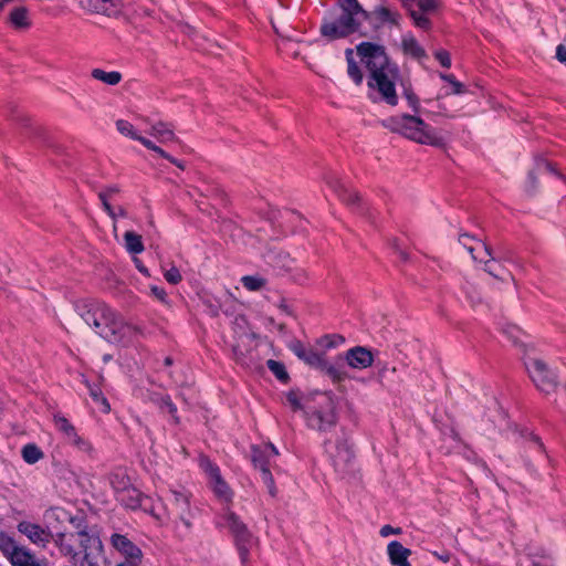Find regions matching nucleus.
Segmentation results:
<instances>
[{
    "label": "nucleus",
    "mask_w": 566,
    "mask_h": 566,
    "mask_svg": "<svg viewBox=\"0 0 566 566\" xmlns=\"http://www.w3.org/2000/svg\"><path fill=\"white\" fill-rule=\"evenodd\" d=\"M356 52L369 72L368 87L376 90L381 101L390 106L398 104L396 82L400 78V70L391 62L384 45L373 42H360Z\"/></svg>",
    "instance_id": "f257e3e1"
},
{
    "label": "nucleus",
    "mask_w": 566,
    "mask_h": 566,
    "mask_svg": "<svg viewBox=\"0 0 566 566\" xmlns=\"http://www.w3.org/2000/svg\"><path fill=\"white\" fill-rule=\"evenodd\" d=\"M74 307L85 324L108 343L127 346L137 337V329L101 301L81 300Z\"/></svg>",
    "instance_id": "f03ea898"
},
{
    "label": "nucleus",
    "mask_w": 566,
    "mask_h": 566,
    "mask_svg": "<svg viewBox=\"0 0 566 566\" xmlns=\"http://www.w3.org/2000/svg\"><path fill=\"white\" fill-rule=\"evenodd\" d=\"M381 125L391 133L399 134L419 144L441 147L444 145L442 137L438 136L420 116L402 114L389 116L381 120Z\"/></svg>",
    "instance_id": "7ed1b4c3"
},
{
    "label": "nucleus",
    "mask_w": 566,
    "mask_h": 566,
    "mask_svg": "<svg viewBox=\"0 0 566 566\" xmlns=\"http://www.w3.org/2000/svg\"><path fill=\"white\" fill-rule=\"evenodd\" d=\"M360 12L342 9V14L336 21L325 20L321 25V34L329 41L345 39L359 32L361 27Z\"/></svg>",
    "instance_id": "20e7f679"
},
{
    "label": "nucleus",
    "mask_w": 566,
    "mask_h": 566,
    "mask_svg": "<svg viewBox=\"0 0 566 566\" xmlns=\"http://www.w3.org/2000/svg\"><path fill=\"white\" fill-rule=\"evenodd\" d=\"M301 360L329 377L333 382H340L347 377L342 356H337L334 363H329L324 353L319 354L313 348H308Z\"/></svg>",
    "instance_id": "39448f33"
},
{
    "label": "nucleus",
    "mask_w": 566,
    "mask_h": 566,
    "mask_svg": "<svg viewBox=\"0 0 566 566\" xmlns=\"http://www.w3.org/2000/svg\"><path fill=\"white\" fill-rule=\"evenodd\" d=\"M336 453L332 454L335 471L342 476L352 475L355 472V454L349 434L342 430V434L337 438Z\"/></svg>",
    "instance_id": "423d86ee"
},
{
    "label": "nucleus",
    "mask_w": 566,
    "mask_h": 566,
    "mask_svg": "<svg viewBox=\"0 0 566 566\" xmlns=\"http://www.w3.org/2000/svg\"><path fill=\"white\" fill-rule=\"evenodd\" d=\"M525 366L533 382L541 391L549 394L555 390L556 376L544 360L530 358L525 361Z\"/></svg>",
    "instance_id": "0eeeda50"
},
{
    "label": "nucleus",
    "mask_w": 566,
    "mask_h": 566,
    "mask_svg": "<svg viewBox=\"0 0 566 566\" xmlns=\"http://www.w3.org/2000/svg\"><path fill=\"white\" fill-rule=\"evenodd\" d=\"M199 467L208 475L209 484L214 495L219 500L230 502L233 493L228 483L223 480L219 467L207 455L200 457Z\"/></svg>",
    "instance_id": "6e6552de"
},
{
    "label": "nucleus",
    "mask_w": 566,
    "mask_h": 566,
    "mask_svg": "<svg viewBox=\"0 0 566 566\" xmlns=\"http://www.w3.org/2000/svg\"><path fill=\"white\" fill-rule=\"evenodd\" d=\"M53 422L59 432L62 433L64 441L76 449L78 452L92 454L93 447L91 442L78 434L75 427L63 415L56 413L53 417Z\"/></svg>",
    "instance_id": "1a4fd4ad"
},
{
    "label": "nucleus",
    "mask_w": 566,
    "mask_h": 566,
    "mask_svg": "<svg viewBox=\"0 0 566 566\" xmlns=\"http://www.w3.org/2000/svg\"><path fill=\"white\" fill-rule=\"evenodd\" d=\"M226 522L234 537L240 558L242 562H245L249 557L252 534L234 512H228L226 514Z\"/></svg>",
    "instance_id": "9d476101"
},
{
    "label": "nucleus",
    "mask_w": 566,
    "mask_h": 566,
    "mask_svg": "<svg viewBox=\"0 0 566 566\" xmlns=\"http://www.w3.org/2000/svg\"><path fill=\"white\" fill-rule=\"evenodd\" d=\"M327 400V410H314L306 413V422L311 429L319 432H327L337 423V415L335 412L334 395L329 392L323 394Z\"/></svg>",
    "instance_id": "9b49d317"
},
{
    "label": "nucleus",
    "mask_w": 566,
    "mask_h": 566,
    "mask_svg": "<svg viewBox=\"0 0 566 566\" xmlns=\"http://www.w3.org/2000/svg\"><path fill=\"white\" fill-rule=\"evenodd\" d=\"M270 460L271 458L261 446H251V461L254 468L260 470L262 481L266 485L269 494L274 497L277 490L270 471Z\"/></svg>",
    "instance_id": "f8f14e48"
},
{
    "label": "nucleus",
    "mask_w": 566,
    "mask_h": 566,
    "mask_svg": "<svg viewBox=\"0 0 566 566\" xmlns=\"http://www.w3.org/2000/svg\"><path fill=\"white\" fill-rule=\"evenodd\" d=\"M326 182L337 193L338 198L343 202L355 208L359 213L366 216L367 218H371L369 209L363 205L361 197L358 192L347 189L334 175L327 176Z\"/></svg>",
    "instance_id": "ddd939ff"
},
{
    "label": "nucleus",
    "mask_w": 566,
    "mask_h": 566,
    "mask_svg": "<svg viewBox=\"0 0 566 566\" xmlns=\"http://www.w3.org/2000/svg\"><path fill=\"white\" fill-rule=\"evenodd\" d=\"M112 546L125 557L124 563H139L142 552L139 547L126 535L114 533L111 536Z\"/></svg>",
    "instance_id": "4468645a"
},
{
    "label": "nucleus",
    "mask_w": 566,
    "mask_h": 566,
    "mask_svg": "<svg viewBox=\"0 0 566 566\" xmlns=\"http://www.w3.org/2000/svg\"><path fill=\"white\" fill-rule=\"evenodd\" d=\"M263 260L269 266L279 272L292 269V265L295 263V259L277 247H268L263 253Z\"/></svg>",
    "instance_id": "2eb2a0df"
},
{
    "label": "nucleus",
    "mask_w": 566,
    "mask_h": 566,
    "mask_svg": "<svg viewBox=\"0 0 566 566\" xmlns=\"http://www.w3.org/2000/svg\"><path fill=\"white\" fill-rule=\"evenodd\" d=\"M344 360L348 366L357 369H365L375 363L371 350L364 346H355L348 349L343 358Z\"/></svg>",
    "instance_id": "dca6fc26"
},
{
    "label": "nucleus",
    "mask_w": 566,
    "mask_h": 566,
    "mask_svg": "<svg viewBox=\"0 0 566 566\" xmlns=\"http://www.w3.org/2000/svg\"><path fill=\"white\" fill-rule=\"evenodd\" d=\"M80 6L90 12L116 15L122 9V0H78Z\"/></svg>",
    "instance_id": "f3484780"
},
{
    "label": "nucleus",
    "mask_w": 566,
    "mask_h": 566,
    "mask_svg": "<svg viewBox=\"0 0 566 566\" xmlns=\"http://www.w3.org/2000/svg\"><path fill=\"white\" fill-rule=\"evenodd\" d=\"M18 531L38 546L45 547L50 543L51 533L38 524L25 521L20 522Z\"/></svg>",
    "instance_id": "a211bd4d"
},
{
    "label": "nucleus",
    "mask_w": 566,
    "mask_h": 566,
    "mask_svg": "<svg viewBox=\"0 0 566 566\" xmlns=\"http://www.w3.org/2000/svg\"><path fill=\"white\" fill-rule=\"evenodd\" d=\"M375 367L377 368L375 378L382 387L391 389L402 382L401 377L397 375L396 367H389L387 363L381 360H377Z\"/></svg>",
    "instance_id": "6ab92c4d"
},
{
    "label": "nucleus",
    "mask_w": 566,
    "mask_h": 566,
    "mask_svg": "<svg viewBox=\"0 0 566 566\" xmlns=\"http://www.w3.org/2000/svg\"><path fill=\"white\" fill-rule=\"evenodd\" d=\"M122 244L132 256L137 270L142 271V262L138 258L139 253H142V237L136 234L134 231L127 230L124 233Z\"/></svg>",
    "instance_id": "aec40b11"
},
{
    "label": "nucleus",
    "mask_w": 566,
    "mask_h": 566,
    "mask_svg": "<svg viewBox=\"0 0 566 566\" xmlns=\"http://www.w3.org/2000/svg\"><path fill=\"white\" fill-rule=\"evenodd\" d=\"M232 355L235 363L247 369L253 370L259 367L255 350L245 348L240 343L232 346Z\"/></svg>",
    "instance_id": "412c9836"
},
{
    "label": "nucleus",
    "mask_w": 566,
    "mask_h": 566,
    "mask_svg": "<svg viewBox=\"0 0 566 566\" xmlns=\"http://www.w3.org/2000/svg\"><path fill=\"white\" fill-rule=\"evenodd\" d=\"M389 560L394 566H411L408 562V557L411 555V551L402 546L398 541H392L387 546Z\"/></svg>",
    "instance_id": "4be33fe9"
},
{
    "label": "nucleus",
    "mask_w": 566,
    "mask_h": 566,
    "mask_svg": "<svg viewBox=\"0 0 566 566\" xmlns=\"http://www.w3.org/2000/svg\"><path fill=\"white\" fill-rule=\"evenodd\" d=\"M371 20L369 21L375 29H379L384 23H390L392 25L399 24L400 14L389 10L387 7L380 6L371 11Z\"/></svg>",
    "instance_id": "5701e85b"
},
{
    "label": "nucleus",
    "mask_w": 566,
    "mask_h": 566,
    "mask_svg": "<svg viewBox=\"0 0 566 566\" xmlns=\"http://www.w3.org/2000/svg\"><path fill=\"white\" fill-rule=\"evenodd\" d=\"M8 559L12 566H41L35 555L23 546H19Z\"/></svg>",
    "instance_id": "b1692460"
},
{
    "label": "nucleus",
    "mask_w": 566,
    "mask_h": 566,
    "mask_svg": "<svg viewBox=\"0 0 566 566\" xmlns=\"http://www.w3.org/2000/svg\"><path fill=\"white\" fill-rule=\"evenodd\" d=\"M402 52L406 55L411 56L416 60H422L427 57L426 50L419 44L412 34H406L401 40Z\"/></svg>",
    "instance_id": "393cba45"
},
{
    "label": "nucleus",
    "mask_w": 566,
    "mask_h": 566,
    "mask_svg": "<svg viewBox=\"0 0 566 566\" xmlns=\"http://www.w3.org/2000/svg\"><path fill=\"white\" fill-rule=\"evenodd\" d=\"M144 132L148 133L153 136L158 143L165 144L167 142H171L175 138L174 132L167 127L166 124L159 122L157 124H153L150 129L144 127Z\"/></svg>",
    "instance_id": "a878e982"
},
{
    "label": "nucleus",
    "mask_w": 566,
    "mask_h": 566,
    "mask_svg": "<svg viewBox=\"0 0 566 566\" xmlns=\"http://www.w3.org/2000/svg\"><path fill=\"white\" fill-rule=\"evenodd\" d=\"M174 503L176 505L177 515L180 521L187 526L190 527L191 523L189 518L186 517L185 513L189 511V497L182 492L175 491L172 493Z\"/></svg>",
    "instance_id": "bb28decb"
},
{
    "label": "nucleus",
    "mask_w": 566,
    "mask_h": 566,
    "mask_svg": "<svg viewBox=\"0 0 566 566\" xmlns=\"http://www.w3.org/2000/svg\"><path fill=\"white\" fill-rule=\"evenodd\" d=\"M114 191L107 190L99 192L98 197L102 202L103 209L109 214L114 220L116 216H125L126 211L120 206H114L112 202V196Z\"/></svg>",
    "instance_id": "cd10ccee"
},
{
    "label": "nucleus",
    "mask_w": 566,
    "mask_h": 566,
    "mask_svg": "<svg viewBox=\"0 0 566 566\" xmlns=\"http://www.w3.org/2000/svg\"><path fill=\"white\" fill-rule=\"evenodd\" d=\"M400 84H401L402 90H403V92H402L403 96L407 99L409 107L413 112L412 115L419 116V114L424 113V111L422 109V107L420 105L419 97L417 96V94L412 90L411 83L410 82L401 81Z\"/></svg>",
    "instance_id": "c85d7f7f"
},
{
    "label": "nucleus",
    "mask_w": 566,
    "mask_h": 566,
    "mask_svg": "<svg viewBox=\"0 0 566 566\" xmlns=\"http://www.w3.org/2000/svg\"><path fill=\"white\" fill-rule=\"evenodd\" d=\"M9 19L11 24L17 29H29L31 27L29 11L25 7L14 8Z\"/></svg>",
    "instance_id": "c756f323"
},
{
    "label": "nucleus",
    "mask_w": 566,
    "mask_h": 566,
    "mask_svg": "<svg viewBox=\"0 0 566 566\" xmlns=\"http://www.w3.org/2000/svg\"><path fill=\"white\" fill-rule=\"evenodd\" d=\"M76 541L83 549L84 558L87 559L90 556V549L93 547H101V542L96 536L90 535L86 531H80L74 534Z\"/></svg>",
    "instance_id": "7c9ffc66"
},
{
    "label": "nucleus",
    "mask_w": 566,
    "mask_h": 566,
    "mask_svg": "<svg viewBox=\"0 0 566 566\" xmlns=\"http://www.w3.org/2000/svg\"><path fill=\"white\" fill-rule=\"evenodd\" d=\"M74 537V534H72L70 537H66L63 534H59L57 538L55 539V544L60 548L61 554L71 557L73 563L76 562V557L78 556V553L75 551L72 544V538Z\"/></svg>",
    "instance_id": "2f4dec72"
},
{
    "label": "nucleus",
    "mask_w": 566,
    "mask_h": 566,
    "mask_svg": "<svg viewBox=\"0 0 566 566\" xmlns=\"http://www.w3.org/2000/svg\"><path fill=\"white\" fill-rule=\"evenodd\" d=\"M21 455L28 464H34L43 459L44 453L36 444L28 443L22 448Z\"/></svg>",
    "instance_id": "473e14b6"
},
{
    "label": "nucleus",
    "mask_w": 566,
    "mask_h": 566,
    "mask_svg": "<svg viewBox=\"0 0 566 566\" xmlns=\"http://www.w3.org/2000/svg\"><path fill=\"white\" fill-rule=\"evenodd\" d=\"M92 76L95 80L101 81L107 85H116L122 80V74L119 72H117V71L107 72V71H104L101 69H94L92 71Z\"/></svg>",
    "instance_id": "72a5a7b5"
},
{
    "label": "nucleus",
    "mask_w": 566,
    "mask_h": 566,
    "mask_svg": "<svg viewBox=\"0 0 566 566\" xmlns=\"http://www.w3.org/2000/svg\"><path fill=\"white\" fill-rule=\"evenodd\" d=\"M338 6L340 9H349L355 10L356 12H360V17L365 21L371 20L370 11H367L363 8V6L358 2V0H339Z\"/></svg>",
    "instance_id": "f704fd0d"
},
{
    "label": "nucleus",
    "mask_w": 566,
    "mask_h": 566,
    "mask_svg": "<svg viewBox=\"0 0 566 566\" xmlns=\"http://www.w3.org/2000/svg\"><path fill=\"white\" fill-rule=\"evenodd\" d=\"M266 366L280 381L285 384L290 380L289 373L286 371V368L283 363L274 359H269L266 361Z\"/></svg>",
    "instance_id": "c9c22d12"
},
{
    "label": "nucleus",
    "mask_w": 566,
    "mask_h": 566,
    "mask_svg": "<svg viewBox=\"0 0 566 566\" xmlns=\"http://www.w3.org/2000/svg\"><path fill=\"white\" fill-rule=\"evenodd\" d=\"M535 169L537 171H547V172L554 174L557 178H559L560 180L566 182V176L564 174H562L553 163H551L544 158H536Z\"/></svg>",
    "instance_id": "e433bc0d"
},
{
    "label": "nucleus",
    "mask_w": 566,
    "mask_h": 566,
    "mask_svg": "<svg viewBox=\"0 0 566 566\" xmlns=\"http://www.w3.org/2000/svg\"><path fill=\"white\" fill-rule=\"evenodd\" d=\"M242 285L252 292L260 291L266 284V280L256 275H245L241 279Z\"/></svg>",
    "instance_id": "4c0bfd02"
},
{
    "label": "nucleus",
    "mask_w": 566,
    "mask_h": 566,
    "mask_svg": "<svg viewBox=\"0 0 566 566\" xmlns=\"http://www.w3.org/2000/svg\"><path fill=\"white\" fill-rule=\"evenodd\" d=\"M19 546L20 545H18L11 536L2 532L0 533V551L7 558H9Z\"/></svg>",
    "instance_id": "58836bf2"
},
{
    "label": "nucleus",
    "mask_w": 566,
    "mask_h": 566,
    "mask_svg": "<svg viewBox=\"0 0 566 566\" xmlns=\"http://www.w3.org/2000/svg\"><path fill=\"white\" fill-rule=\"evenodd\" d=\"M116 128L122 135H124L126 137H129L134 140H142V137L138 134V130L135 129L134 126L125 119H118L116 122Z\"/></svg>",
    "instance_id": "ea45409f"
},
{
    "label": "nucleus",
    "mask_w": 566,
    "mask_h": 566,
    "mask_svg": "<svg viewBox=\"0 0 566 566\" xmlns=\"http://www.w3.org/2000/svg\"><path fill=\"white\" fill-rule=\"evenodd\" d=\"M91 398L99 407V410L104 413L108 412L111 407L107 399L104 397L101 389L90 387L88 389Z\"/></svg>",
    "instance_id": "a19ab883"
},
{
    "label": "nucleus",
    "mask_w": 566,
    "mask_h": 566,
    "mask_svg": "<svg viewBox=\"0 0 566 566\" xmlns=\"http://www.w3.org/2000/svg\"><path fill=\"white\" fill-rule=\"evenodd\" d=\"M286 274L291 276V279L297 284H304L307 280L306 271L301 268L297 262L292 265V269L285 270Z\"/></svg>",
    "instance_id": "79ce46f5"
},
{
    "label": "nucleus",
    "mask_w": 566,
    "mask_h": 566,
    "mask_svg": "<svg viewBox=\"0 0 566 566\" xmlns=\"http://www.w3.org/2000/svg\"><path fill=\"white\" fill-rule=\"evenodd\" d=\"M347 74L356 85H360L364 80V74L357 62L347 64Z\"/></svg>",
    "instance_id": "37998d69"
},
{
    "label": "nucleus",
    "mask_w": 566,
    "mask_h": 566,
    "mask_svg": "<svg viewBox=\"0 0 566 566\" xmlns=\"http://www.w3.org/2000/svg\"><path fill=\"white\" fill-rule=\"evenodd\" d=\"M485 253L491 258L489 261H485L484 271L490 275L497 280H502V277L496 273L495 269L492 265V262L495 261V258L492 255V248L486 243L482 242Z\"/></svg>",
    "instance_id": "c03bdc74"
},
{
    "label": "nucleus",
    "mask_w": 566,
    "mask_h": 566,
    "mask_svg": "<svg viewBox=\"0 0 566 566\" xmlns=\"http://www.w3.org/2000/svg\"><path fill=\"white\" fill-rule=\"evenodd\" d=\"M440 77L441 80L450 83V85H452V93L453 94H462L465 88H464V85L459 82L453 74H444V73H440Z\"/></svg>",
    "instance_id": "a18cd8bd"
},
{
    "label": "nucleus",
    "mask_w": 566,
    "mask_h": 566,
    "mask_svg": "<svg viewBox=\"0 0 566 566\" xmlns=\"http://www.w3.org/2000/svg\"><path fill=\"white\" fill-rule=\"evenodd\" d=\"M286 400L290 403V406L293 409V411H297V410H302L303 409V405L301 403V398H300V391L298 390L291 389L286 394Z\"/></svg>",
    "instance_id": "49530a36"
},
{
    "label": "nucleus",
    "mask_w": 566,
    "mask_h": 566,
    "mask_svg": "<svg viewBox=\"0 0 566 566\" xmlns=\"http://www.w3.org/2000/svg\"><path fill=\"white\" fill-rule=\"evenodd\" d=\"M345 342V338L342 335H325L319 340V344L322 346H325L326 348H333L336 347L338 344H343Z\"/></svg>",
    "instance_id": "de8ad7c7"
},
{
    "label": "nucleus",
    "mask_w": 566,
    "mask_h": 566,
    "mask_svg": "<svg viewBox=\"0 0 566 566\" xmlns=\"http://www.w3.org/2000/svg\"><path fill=\"white\" fill-rule=\"evenodd\" d=\"M164 276L168 283L174 285L178 284L182 280L180 271L176 266H171L169 270H167L164 273Z\"/></svg>",
    "instance_id": "09e8293b"
},
{
    "label": "nucleus",
    "mask_w": 566,
    "mask_h": 566,
    "mask_svg": "<svg viewBox=\"0 0 566 566\" xmlns=\"http://www.w3.org/2000/svg\"><path fill=\"white\" fill-rule=\"evenodd\" d=\"M503 333L507 336L509 339L512 340L514 345H520L518 334L521 333L520 328L515 325H509L503 328Z\"/></svg>",
    "instance_id": "8fccbe9b"
},
{
    "label": "nucleus",
    "mask_w": 566,
    "mask_h": 566,
    "mask_svg": "<svg viewBox=\"0 0 566 566\" xmlns=\"http://www.w3.org/2000/svg\"><path fill=\"white\" fill-rule=\"evenodd\" d=\"M434 57L439 61L442 67L450 69L451 67V56L450 53L446 50H439L434 53Z\"/></svg>",
    "instance_id": "3c124183"
},
{
    "label": "nucleus",
    "mask_w": 566,
    "mask_h": 566,
    "mask_svg": "<svg viewBox=\"0 0 566 566\" xmlns=\"http://www.w3.org/2000/svg\"><path fill=\"white\" fill-rule=\"evenodd\" d=\"M411 18L415 24L421 29L428 30L431 25L430 20L424 15L418 14L417 11L411 12Z\"/></svg>",
    "instance_id": "603ef678"
},
{
    "label": "nucleus",
    "mask_w": 566,
    "mask_h": 566,
    "mask_svg": "<svg viewBox=\"0 0 566 566\" xmlns=\"http://www.w3.org/2000/svg\"><path fill=\"white\" fill-rule=\"evenodd\" d=\"M160 401L164 403V410H167L168 413L171 415V417L175 419V422H178L177 413V407L172 403L170 397H160Z\"/></svg>",
    "instance_id": "864d4df0"
},
{
    "label": "nucleus",
    "mask_w": 566,
    "mask_h": 566,
    "mask_svg": "<svg viewBox=\"0 0 566 566\" xmlns=\"http://www.w3.org/2000/svg\"><path fill=\"white\" fill-rule=\"evenodd\" d=\"M289 348L295 354V356H297V358L301 359L302 356L305 355V353L307 352V347L304 346V344L301 342V340H293L291 342V344L289 345Z\"/></svg>",
    "instance_id": "5fc2aeb1"
},
{
    "label": "nucleus",
    "mask_w": 566,
    "mask_h": 566,
    "mask_svg": "<svg viewBox=\"0 0 566 566\" xmlns=\"http://www.w3.org/2000/svg\"><path fill=\"white\" fill-rule=\"evenodd\" d=\"M144 147L148 148V149H151L154 151H156L157 154H159L163 158L165 159H169L171 156L166 153L163 148H160L159 146H157L153 140L148 139V138H145L144 137Z\"/></svg>",
    "instance_id": "6e6d98bb"
},
{
    "label": "nucleus",
    "mask_w": 566,
    "mask_h": 566,
    "mask_svg": "<svg viewBox=\"0 0 566 566\" xmlns=\"http://www.w3.org/2000/svg\"><path fill=\"white\" fill-rule=\"evenodd\" d=\"M537 187H538L537 176L535 174V170H531L528 172V181H527L526 191L531 195H534L535 191L537 190Z\"/></svg>",
    "instance_id": "4d7b16f0"
},
{
    "label": "nucleus",
    "mask_w": 566,
    "mask_h": 566,
    "mask_svg": "<svg viewBox=\"0 0 566 566\" xmlns=\"http://www.w3.org/2000/svg\"><path fill=\"white\" fill-rule=\"evenodd\" d=\"M151 294L161 303H167V293L164 287L151 285L150 286Z\"/></svg>",
    "instance_id": "13d9d810"
},
{
    "label": "nucleus",
    "mask_w": 566,
    "mask_h": 566,
    "mask_svg": "<svg viewBox=\"0 0 566 566\" xmlns=\"http://www.w3.org/2000/svg\"><path fill=\"white\" fill-rule=\"evenodd\" d=\"M419 9L423 12L432 11L438 6V0H418Z\"/></svg>",
    "instance_id": "bf43d9fd"
},
{
    "label": "nucleus",
    "mask_w": 566,
    "mask_h": 566,
    "mask_svg": "<svg viewBox=\"0 0 566 566\" xmlns=\"http://www.w3.org/2000/svg\"><path fill=\"white\" fill-rule=\"evenodd\" d=\"M401 533H402V530L400 527H392L391 525H384L379 531V534L382 537H387L391 534L399 535Z\"/></svg>",
    "instance_id": "052dcab7"
},
{
    "label": "nucleus",
    "mask_w": 566,
    "mask_h": 566,
    "mask_svg": "<svg viewBox=\"0 0 566 566\" xmlns=\"http://www.w3.org/2000/svg\"><path fill=\"white\" fill-rule=\"evenodd\" d=\"M160 397H169V396L164 395V394H158V392H150L148 395L149 401L157 405L160 408V410H164V403L160 401Z\"/></svg>",
    "instance_id": "680f3d73"
},
{
    "label": "nucleus",
    "mask_w": 566,
    "mask_h": 566,
    "mask_svg": "<svg viewBox=\"0 0 566 566\" xmlns=\"http://www.w3.org/2000/svg\"><path fill=\"white\" fill-rule=\"evenodd\" d=\"M556 59L566 66V46L564 44L557 45Z\"/></svg>",
    "instance_id": "e2e57ef3"
},
{
    "label": "nucleus",
    "mask_w": 566,
    "mask_h": 566,
    "mask_svg": "<svg viewBox=\"0 0 566 566\" xmlns=\"http://www.w3.org/2000/svg\"><path fill=\"white\" fill-rule=\"evenodd\" d=\"M464 239H472V240H475V238H474V237H472V235H470L469 233H462V234H460V237H459V242H460V243H462V244H463V247H465V248H467V250L469 251V253L472 255V259H473V260H476V256L473 254L474 249H473L472 247H468V245L465 244V242L463 241Z\"/></svg>",
    "instance_id": "0e129e2a"
},
{
    "label": "nucleus",
    "mask_w": 566,
    "mask_h": 566,
    "mask_svg": "<svg viewBox=\"0 0 566 566\" xmlns=\"http://www.w3.org/2000/svg\"><path fill=\"white\" fill-rule=\"evenodd\" d=\"M277 307H279L282 312H284L285 314H287V315H290V316H293V317L295 316V314H294L293 310L287 305V303H286V300H285V298H281V301H280V303H279Z\"/></svg>",
    "instance_id": "69168bd1"
},
{
    "label": "nucleus",
    "mask_w": 566,
    "mask_h": 566,
    "mask_svg": "<svg viewBox=\"0 0 566 566\" xmlns=\"http://www.w3.org/2000/svg\"><path fill=\"white\" fill-rule=\"evenodd\" d=\"M261 447L266 451V453H268V455H269L270 458H273V457L279 455V451H277V449H276V448H275V446H274V444H272L271 442L265 443V444H263V446H261Z\"/></svg>",
    "instance_id": "338daca9"
},
{
    "label": "nucleus",
    "mask_w": 566,
    "mask_h": 566,
    "mask_svg": "<svg viewBox=\"0 0 566 566\" xmlns=\"http://www.w3.org/2000/svg\"><path fill=\"white\" fill-rule=\"evenodd\" d=\"M432 554L443 563H448L451 559V554L447 551H443L441 554L437 552H433Z\"/></svg>",
    "instance_id": "774afa93"
}]
</instances>
